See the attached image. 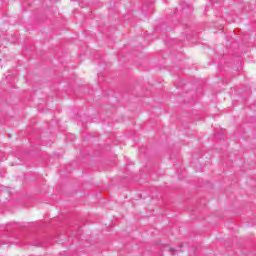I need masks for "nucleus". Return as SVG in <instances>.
Listing matches in <instances>:
<instances>
[{
    "instance_id": "1",
    "label": "nucleus",
    "mask_w": 256,
    "mask_h": 256,
    "mask_svg": "<svg viewBox=\"0 0 256 256\" xmlns=\"http://www.w3.org/2000/svg\"><path fill=\"white\" fill-rule=\"evenodd\" d=\"M170 251H175V250L171 248Z\"/></svg>"
}]
</instances>
